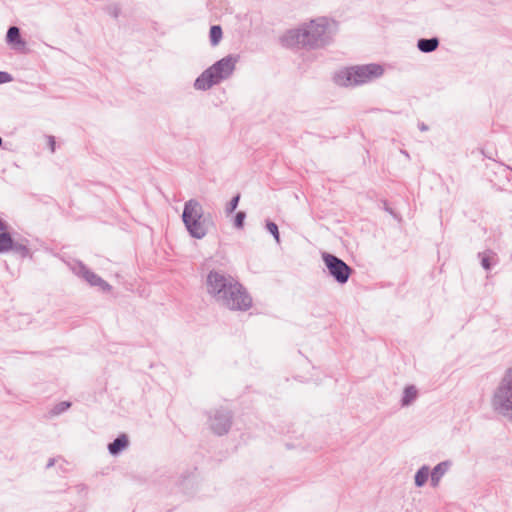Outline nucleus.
Instances as JSON below:
<instances>
[{
    "mask_svg": "<svg viewBox=\"0 0 512 512\" xmlns=\"http://www.w3.org/2000/svg\"><path fill=\"white\" fill-rule=\"evenodd\" d=\"M245 213L244 212H238L236 214V217H235V226L237 228H242L243 227V223H244V219H245Z\"/></svg>",
    "mask_w": 512,
    "mask_h": 512,
    "instance_id": "19",
    "label": "nucleus"
},
{
    "mask_svg": "<svg viewBox=\"0 0 512 512\" xmlns=\"http://www.w3.org/2000/svg\"><path fill=\"white\" fill-rule=\"evenodd\" d=\"M129 444L128 438L126 435H121L118 438H116L112 443L109 444L108 450L110 454L117 455L122 450L127 448Z\"/></svg>",
    "mask_w": 512,
    "mask_h": 512,
    "instance_id": "12",
    "label": "nucleus"
},
{
    "mask_svg": "<svg viewBox=\"0 0 512 512\" xmlns=\"http://www.w3.org/2000/svg\"><path fill=\"white\" fill-rule=\"evenodd\" d=\"M182 220L191 237L202 239L207 235L208 222L198 201L191 199L185 203Z\"/></svg>",
    "mask_w": 512,
    "mask_h": 512,
    "instance_id": "5",
    "label": "nucleus"
},
{
    "mask_svg": "<svg viewBox=\"0 0 512 512\" xmlns=\"http://www.w3.org/2000/svg\"><path fill=\"white\" fill-rule=\"evenodd\" d=\"M222 38V30L220 26H212L210 29V40L213 46L217 45Z\"/></svg>",
    "mask_w": 512,
    "mask_h": 512,
    "instance_id": "17",
    "label": "nucleus"
},
{
    "mask_svg": "<svg viewBox=\"0 0 512 512\" xmlns=\"http://www.w3.org/2000/svg\"><path fill=\"white\" fill-rule=\"evenodd\" d=\"M71 269L75 275L83 278L90 286L98 288L102 292L111 291V285L103 280L99 275L91 271L81 262L72 264Z\"/></svg>",
    "mask_w": 512,
    "mask_h": 512,
    "instance_id": "8",
    "label": "nucleus"
},
{
    "mask_svg": "<svg viewBox=\"0 0 512 512\" xmlns=\"http://www.w3.org/2000/svg\"><path fill=\"white\" fill-rule=\"evenodd\" d=\"M211 427L219 435L226 433L230 427L229 416L225 413L216 414L212 419Z\"/></svg>",
    "mask_w": 512,
    "mask_h": 512,
    "instance_id": "9",
    "label": "nucleus"
},
{
    "mask_svg": "<svg viewBox=\"0 0 512 512\" xmlns=\"http://www.w3.org/2000/svg\"><path fill=\"white\" fill-rule=\"evenodd\" d=\"M7 41L15 46L24 45V42L20 39L19 29L17 27L9 28L7 32Z\"/></svg>",
    "mask_w": 512,
    "mask_h": 512,
    "instance_id": "15",
    "label": "nucleus"
},
{
    "mask_svg": "<svg viewBox=\"0 0 512 512\" xmlns=\"http://www.w3.org/2000/svg\"><path fill=\"white\" fill-rule=\"evenodd\" d=\"M322 259L329 274L338 283L344 284L348 281L351 269L345 262L329 253H323Z\"/></svg>",
    "mask_w": 512,
    "mask_h": 512,
    "instance_id": "7",
    "label": "nucleus"
},
{
    "mask_svg": "<svg viewBox=\"0 0 512 512\" xmlns=\"http://www.w3.org/2000/svg\"><path fill=\"white\" fill-rule=\"evenodd\" d=\"M384 70L377 64L357 65L339 70L334 81L339 86H355L380 77Z\"/></svg>",
    "mask_w": 512,
    "mask_h": 512,
    "instance_id": "4",
    "label": "nucleus"
},
{
    "mask_svg": "<svg viewBox=\"0 0 512 512\" xmlns=\"http://www.w3.org/2000/svg\"><path fill=\"white\" fill-rule=\"evenodd\" d=\"M69 407H70V403L69 402H61L60 404H58L55 407V413L59 414V413L65 411L66 409H68Z\"/></svg>",
    "mask_w": 512,
    "mask_h": 512,
    "instance_id": "21",
    "label": "nucleus"
},
{
    "mask_svg": "<svg viewBox=\"0 0 512 512\" xmlns=\"http://www.w3.org/2000/svg\"><path fill=\"white\" fill-rule=\"evenodd\" d=\"M238 60L239 57L236 55H228L220 59L195 80L194 87L197 90H208L213 85L229 78L233 74Z\"/></svg>",
    "mask_w": 512,
    "mask_h": 512,
    "instance_id": "3",
    "label": "nucleus"
},
{
    "mask_svg": "<svg viewBox=\"0 0 512 512\" xmlns=\"http://www.w3.org/2000/svg\"><path fill=\"white\" fill-rule=\"evenodd\" d=\"M266 228L273 235L275 241L277 243H279L280 242V234H279L278 226L274 222H267Z\"/></svg>",
    "mask_w": 512,
    "mask_h": 512,
    "instance_id": "18",
    "label": "nucleus"
},
{
    "mask_svg": "<svg viewBox=\"0 0 512 512\" xmlns=\"http://www.w3.org/2000/svg\"><path fill=\"white\" fill-rule=\"evenodd\" d=\"M492 406L502 416L512 419V368L505 372L495 390Z\"/></svg>",
    "mask_w": 512,
    "mask_h": 512,
    "instance_id": "6",
    "label": "nucleus"
},
{
    "mask_svg": "<svg viewBox=\"0 0 512 512\" xmlns=\"http://www.w3.org/2000/svg\"><path fill=\"white\" fill-rule=\"evenodd\" d=\"M207 290L215 299L231 310H246L252 300L243 287L231 277L218 272L207 276Z\"/></svg>",
    "mask_w": 512,
    "mask_h": 512,
    "instance_id": "2",
    "label": "nucleus"
},
{
    "mask_svg": "<svg viewBox=\"0 0 512 512\" xmlns=\"http://www.w3.org/2000/svg\"><path fill=\"white\" fill-rule=\"evenodd\" d=\"M336 21L320 17L305 23L296 29H291L283 36V42L288 46L320 47L328 43L336 33Z\"/></svg>",
    "mask_w": 512,
    "mask_h": 512,
    "instance_id": "1",
    "label": "nucleus"
},
{
    "mask_svg": "<svg viewBox=\"0 0 512 512\" xmlns=\"http://www.w3.org/2000/svg\"><path fill=\"white\" fill-rule=\"evenodd\" d=\"M430 476V469L428 466L424 465L422 466L415 474L414 481L416 487L420 488L423 487L426 482L428 481V478Z\"/></svg>",
    "mask_w": 512,
    "mask_h": 512,
    "instance_id": "13",
    "label": "nucleus"
},
{
    "mask_svg": "<svg viewBox=\"0 0 512 512\" xmlns=\"http://www.w3.org/2000/svg\"><path fill=\"white\" fill-rule=\"evenodd\" d=\"M12 238L8 233H0V253L6 252L12 247Z\"/></svg>",
    "mask_w": 512,
    "mask_h": 512,
    "instance_id": "16",
    "label": "nucleus"
},
{
    "mask_svg": "<svg viewBox=\"0 0 512 512\" xmlns=\"http://www.w3.org/2000/svg\"><path fill=\"white\" fill-rule=\"evenodd\" d=\"M49 140H50V144H51V150L54 151V145H55L54 138L50 137Z\"/></svg>",
    "mask_w": 512,
    "mask_h": 512,
    "instance_id": "24",
    "label": "nucleus"
},
{
    "mask_svg": "<svg viewBox=\"0 0 512 512\" xmlns=\"http://www.w3.org/2000/svg\"><path fill=\"white\" fill-rule=\"evenodd\" d=\"M6 226L4 224V222L0 219V231H3L5 230Z\"/></svg>",
    "mask_w": 512,
    "mask_h": 512,
    "instance_id": "25",
    "label": "nucleus"
},
{
    "mask_svg": "<svg viewBox=\"0 0 512 512\" xmlns=\"http://www.w3.org/2000/svg\"><path fill=\"white\" fill-rule=\"evenodd\" d=\"M451 463L449 461H444L437 464L433 470L430 472L431 486L438 487L441 478L448 471Z\"/></svg>",
    "mask_w": 512,
    "mask_h": 512,
    "instance_id": "10",
    "label": "nucleus"
},
{
    "mask_svg": "<svg viewBox=\"0 0 512 512\" xmlns=\"http://www.w3.org/2000/svg\"><path fill=\"white\" fill-rule=\"evenodd\" d=\"M482 265H483V267H484L485 269H489L490 264H489L488 259H487L486 257H484V258L482 259Z\"/></svg>",
    "mask_w": 512,
    "mask_h": 512,
    "instance_id": "23",
    "label": "nucleus"
},
{
    "mask_svg": "<svg viewBox=\"0 0 512 512\" xmlns=\"http://www.w3.org/2000/svg\"><path fill=\"white\" fill-rule=\"evenodd\" d=\"M12 80V77L6 72H0V84L7 83Z\"/></svg>",
    "mask_w": 512,
    "mask_h": 512,
    "instance_id": "22",
    "label": "nucleus"
},
{
    "mask_svg": "<svg viewBox=\"0 0 512 512\" xmlns=\"http://www.w3.org/2000/svg\"><path fill=\"white\" fill-rule=\"evenodd\" d=\"M418 397V390L414 385H408L404 388L402 397H401V405L403 407H407L414 403V401Z\"/></svg>",
    "mask_w": 512,
    "mask_h": 512,
    "instance_id": "11",
    "label": "nucleus"
},
{
    "mask_svg": "<svg viewBox=\"0 0 512 512\" xmlns=\"http://www.w3.org/2000/svg\"><path fill=\"white\" fill-rule=\"evenodd\" d=\"M417 46L422 52H432L437 48L438 40L436 38L421 39Z\"/></svg>",
    "mask_w": 512,
    "mask_h": 512,
    "instance_id": "14",
    "label": "nucleus"
},
{
    "mask_svg": "<svg viewBox=\"0 0 512 512\" xmlns=\"http://www.w3.org/2000/svg\"><path fill=\"white\" fill-rule=\"evenodd\" d=\"M239 199H240L239 195H236L234 198H232V200L230 201V203H229V205L227 207V212L228 213L233 212L237 208Z\"/></svg>",
    "mask_w": 512,
    "mask_h": 512,
    "instance_id": "20",
    "label": "nucleus"
}]
</instances>
